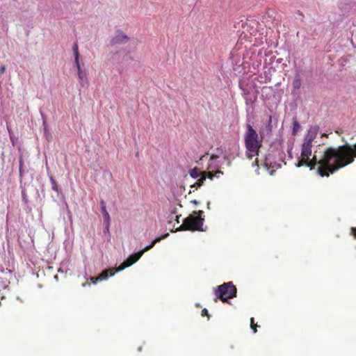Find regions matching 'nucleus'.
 Instances as JSON below:
<instances>
[{"label":"nucleus","instance_id":"obj_4","mask_svg":"<svg viewBox=\"0 0 356 356\" xmlns=\"http://www.w3.org/2000/svg\"><path fill=\"white\" fill-rule=\"evenodd\" d=\"M194 215H190L184 218L182 225L177 229V231H203L202 226L204 218L201 217L203 211L200 210L194 211Z\"/></svg>","mask_w":356,"mask_h":356},{"label":"nucleus","instance_id":"obj_21","mask_svg":"<svg viewBox=\"0 0 356 356\" xmlns=\"http://www.w3.org/2000/svg\"><path fill=\"white\" fill-rule=\"evenodd\" d=\"M258 325L257 324H255L254 323V318H250V327L254 331V333H256L257 332V329L256 327H257Z\"/></svg>","mask_w":356,"mask_h":356},{"label":"nucleus","instance_id":"obj_8","mask_svg":"<svg viewBox=\"0 0 356 356\" xmlns=\"http://www.w3.org/2000/svg\"><path fill=\"white\" fill-rule=\"evenodd\" d=\"M242 90V95L245 101V104L249 108L246 109L247 112H249V109L254 108V104L257 99L258 91H253L252 90L245 88L241 86Z\"/></svg>","mask_w":356,"mask_h":356},{"label":"nucleus","instance_id":"obj_24","mask_svg":"<svg viewBox=\"0 0 356 356\" xmlns=\"http://www.w3.org/2000/svg\"><path fill=\"white\" fill-rule=\"evenodd\" d=\"M215 177L219 178L220 175H223V172L220 170H217L214 172Z\"/></svg>","mask_w":356,"mask_h":356},{"label":"nucleus","instance_id":"obj_16","mask_svg":"<svg viewBox=\"0 0 356 356\" xmlns=\"http://www.w3.org/2000/svg\"><path fill=\"white\" fill-rule=\"evenodd\" d=\"M300 123L298 122V121L297 120L296 118H293V131H292V134L293 136L296 135L297 132L300 130Z\"/></svg>","mask_w":356,"mask_h":356},{"label":"nucleus","instance_id":"obj_9","mask_svg":"<svg viewBox=\"0 0 356 356\" xmlns=\"http://www.w3.org/2000/svg\"><path fill=\"white\" fill-rule=\"evenodd\" d=\"M129 41V38L124 34L122 31L117 30L115 35L112 38L110 42L111 46L125 44Z\"/></svg>","mask_w":356,"mask_h":356},{"label":"nucleus","instance_id":"obj_14","mask_svg":"<svg viewBox=\"0 0 356 356\" xmlns=\"http://www.w3.org/2000/svg\"><path fill=\"white\" fill-rule=\"evenodd\" d=\"M338 7L341 10V13H346L349 10L350 5L346 0H345L339 2Z\"/></svg>","mask_w":356,"mask_h":356},{"label":"nucleus","instance_id":"obj_2","mask_svg":"<svg viewBox=\"0 0 356 356\" xmlns=\"http://www.w3.org/2000/svg\"><path fill=\"white\" fill-rule=\"evenodd\" d=\"M273 129L272 117H268L267 124L260 129L259 134L250 124H246V131L244 134L246 156L252 159L255 155L259 156V149L262 145V139L268 136Z\"/></svg>","mask_w":356,"mask_h":356},{"label":"nucleus","instance_id":"obj_11","mask_svg":"<svg viewBox=\"0 0 356 356\" xmlns=\"http://www.w3.org/2000/svg\"><path fill=\"white\" fill-rule=\"evenodd\" d=\"M100 207H101V211L102 213L104 219L106 222H107V230H108L109 229V226H110L111 218H110L109 213H108V211L106 210V203L103 200H102L100 201Z\"/></svg>","mask_w":356,"mask_h":356},{"label":"nucleus","instance_id":"obj_36","mask_svg":"<svg viewBox=\"0 0 356 356\" xmlns=\"http://www.w3.org/2000/svg\"><path fill=\"white\" fill-rule=\"evenodd\" d=\"M207 208H208V209H210V202H207Z\"/></svg>","mask_w":356,"mask_h":356},{"label":"nucleus","instance_id":"obj_41","mask_svg":"<svg viewBox=\"0 0 356 356\" xmlns=\"http://www.w3.org/2000/svg\"><path fill=\"white\" fill-rule=\"evenodd\" d=\"M14 1H17V0H13Z\"/></svg>","mask_w":356,"mask_h":356},{"label":"nucleus","instance_id":"obj_12","mask_svg":"<svg viewBox=\"0 0 356 356\" xmlns=\"http://www.w3.org/2000/svg\"><path fill=\"white\" fill-rule=\"evenodd\" d=\"M78 77L79 79L80 85L82 87H86L88 85V79L86 77V72L85 70H83L82 69H79L78 70Z\"/></svg>","mask_w":356,"mask_h":356},{"label":"nucleus","instance_id":"obj_13","mask_svg":"<svg viewBox=\"0 0 356 356\" xmlns=\"http://www.w3.org/2000/svg\"><path fill=\"white\" fill-rule=\"evenodd\" d=\"M206 179H207L206 172H202L200 178L199 179H197V181L195 183L193 184L191 186V187L196 188L201 187L204 184V182L206 180Z\"/></svg>","mask_w":356,"mask_h":356},{"label":"nucleus","instance_id":"obj_35","mask_svg":"<svg viewBox=\"0 0 356 356\" xmlns=\"http://www.w3.org/2000/svg\"><path fill=\"white\" fill-rule=\"evenodd\" d=\"M43 125L44 127V131L46 132L47 128H46V122H45V121L43 122Z\"/></svg>","mask_w":356,"mask_h":356},{"label":"nucleus","instance_id":"obj_30","mask_svg":"<svg viewBox=\"0 0 356 356\" xmlns=\"http://www.w3.org/2000/svg\"><path fill=\"white\" fill-rule=\"evenodd\" d=\"M217 158H218V156H216V155H212V156H211L210 160H211V161H213V160L216 159Z\"/></svg>","mask_w":356,"mask_h":356},{"label":"nucleus","instance_id":"obj_20","mask_svg":"<svg viewBox=\"0 0 356 356\" xmlns=\"http://www.w3.org/2000/svg\"><path fill=\"white\" fill-rule=\"evenodd\" d=\"M22 197L23 202L25 204H27L29 202L28 195H27V193H26V191L24 189H22Z\"/></svg>","mask_w":356,"mask_h":356},{"label":"nucleus","instance_id":"obj_34","mask_svg":"<svg viewBox=\"0 0 356 356\" xmlns=\"http://www.w3.org/2000/svg\"><path fill=\"white\" fill-rule=\"evenodd\" d=\"M5 69H6V68H5V67H4V66H2V67H1V72H2V73H3V72L5 71Z\"/></svg>","mask_w":356,"mask_h":356},{"label":"nucleus","instance_id":"obj_40","mask_svg":"<svg viewBox=\"0 0 356 356\" xmlns=\"http://www.w3.org/2000/svg\"><path fill=\"white\" fill-rule=\"evenodd\" d=\"M54 277L56 278V280H58V276L57 275H56Z\"/></svg>","mask_w":356,"mask_h":356},{"label":"nucleus","instance_id":"obj_27","mask_svg":"<svg viewBox=\"0 0 356 356\" xmlns=\"http://www.w3.org/2000/svg\"><path fill=\"white\" fill-rule=\"evenodd\" d=\"M97 277H90V280L93 284H96L99 280H96Z\"/></svg>","mask_w":356,"mask_h":356},{"label":"nucleus","instance_id":"obj_39","mask_svg":"<svg viewBox=\"0 0 356 356\" xmlns=\"http://www.w3.org/2000/svg\"><path fill=\"white\" fill-rule=\"evenodd\" d=\"M86 286V283H84V284H82V286H83V287H85Z\"/></svg>","mask_w":356,"mask_h":356},{"label":"nucleus","instance_id":"obj_1","mask_svg":"<svg viewBox=\"0 0 356 356\" xmlns=\"http://www.w3.org/2000/svg\"><path fill=\"white\" fill-rule=\"evenodd\" d=\"M314 161L318 159L320 166L316 172L321 177H329L339 169L353 163L356 157V144L340 145L337 147H329L327 149L316 152Z\"/></svg>","mask_w":356,"mask_h":356},{"label":"nucleus","instance_id":"obj_38","mask_svg":"<svg viewBox=\"0 0 356 356\" xmlns=\"http://www.w3.org/2000/svg\"><path fill=\"white\" fill-rule=\"evenodd\" d=\"M176 218H177V222L179 223V216H177Z\"/></svg>","mask_w":356,"mask_h":356},{"label":"nucleus","instance_id":"obj_33","mask_svg":"<svg viewBox=\"0 0 356 356\" xmlns=\"http://www.w3.org/2000/svg\"><path fill=\"white\" fill-rule=\"evenodd\" d=\"M291 149H292V147H291L289 149H288V153L289 154V156L291 158L292 156H291Z\"/></svg>","mask_w":356,"mask_h":356},{"label":"nucleus","instance_id":"obj_3","mask_svg":"<svg viewBox=\"0 0 356 356\" xmlns=\"http://www.w3.org/2000/svg\"><path fill=\"white\" fill-rule=\"evenodd\" d=\"M319 131L318 126H312L307 131L306 136L304 138L303 143L301 148V154L300 159H298V162L296 164V167L300 168L303 165H306L309 167L310 170H313L315 168L316 165L320 166V163L315 162L314 158L316 155V152L318 150H321V148L323 150L327 149L328 147H324L321 145H318V148L314 151V156L312 159H310L312 153V142L316 138L317 134ZM318 159H316V161Z\"/></svg>","mask_w":356,"mask_h":356},{"label":"nucleus","instance_id":"obj_19","mask_svg":"<svg viewBox=\"0 0 356 356\" xmlns=\"http://www.w3.org/2000/svg\"><path fill=\"white\" fill-rule=\"evenodd\" d=\"M74 58L77 59L79 57V47L77 42H75L72 47Z\"/></svg>","mask_w":356,"mask_h":356},{"label":"nucleus","instance_id":"obj_7","mask_svg":"<svg viewBox=\"0 0 356 356\" xmlns=\"http://www.w3.org/2000/svg\"><path fill=\"white\" fill-rule=\"evenodd\" d=\"M277 154L279 156V161H283L282 158L284 156V153L282 151H269L261 160V165H264L266 170L269 172L270 175H273L275 170L270 168H280L281 167L280 163H277Z\"/></svg>","mask_w":356,"mask_h":356},{"label":"nucleus","instance_id":"obj_5","mask_svg":"<svg viewBox=\"0 0 356 356\" xmlns=\"http://www.w3.org/2000/svg\"><path fill=\"white\" fill-rule=\"evenodd\" d=\"M169 236L168 233H166L159 237H156L155 239H154L152 243L145 247L143 250L138 251V252L131 254L126 260H124L116 269V272L121 271L124 270V268L131 266L132 264L136 263L139 259L142 257V255L147 251L152 249L154 245L161 241L162 239H164L167 238Z\"/></svg>","mask_w":356,"mask_h":356},{"label":"nucleus","instance_id":"obj_10","mask_svg":"<svg viewBox=\"0 0 356 356\" xmlns=\"http://www.w3.org/2000/svg\"><path fill=\"white\" fill-rule=\"evenodd\" d=\"M115 273V270H113V269L111 268L104 270L98 276H97L95 280L100 281L107 280L109 277L113 276Z\"/></svg>","mask_w":356,"mask_h":356},{"label":"nucleus","instance_id":"obj_25","mask_svg":"<svg viewBox=\"0 0 356 356\" xmlns=\"http://www.w3.org/2000/svg\"><path fill=\"white\" fill-rule=\"evenodd\" d=\"M202 316H207L209 318L208 310L207 309H204L202 310Z\"/></svg>","mask_w":356,"mask_h":356},{"label":"nucleus","instance_id":"obj_15","mask_svg":"<svg viewBox=\"0 0 356 356\" xmlns=\"http://www.w3.org/2000/svg\"><path fill=\"white\" fill-rule=\"evenodd\" d=\"M293 88L296 90L299 89L301 86V78L299 74H296L292 83Z\"/></svg>","mask_w":356,"mask_h":356},{"label":"nucleus","instance_id":"obj_31","mask_svg":"<svg viewBox=\"0 0 356 356\" xmlns=\"http://www.w3.org/2000/svg\"><path fill=\"white\" fill-rule=\"evenodd\" d=\"M253 165L257 167L259 166V161L257 159L255 160L254 163H253Z\"/></svg>","mask_w":356,"mask_h":356},{"label":"nucleus","instance_id":"obj_29","mask_svg":"<svg viewBox=\"0 0 356 356\" xmlns=\"http://www.w3.org/2000/svg\"><path fill=\"white\" fill-rule=\"evenodd\" d=\"M352 234L356 238V228L351 229Z\"/></svg>","mask_w":356,"mask_h":356},{"label":"nucleus","instance_id":"obj_6","mask_svg":"<svg viewBox=\"0 0 356 356\" xmlns=\"http://www.w3.org/2000/svg\"><path fill=\"white\" fill-rule=\"evenodd\" d=\"M237 289L232 282H228L219 285L216 290L215 295L217 299H220L223 302H227L228 299L236 297Z\"/></svg>","mask_w":356,"mask_h":356},{"label":"nucleus","instance_id":"obj_18","mask_svg":"<svg viewBox=\"0 0 356 356\" xmlns=\"http://www.w3.org/2000/svg\"><path fill=\"white\" fill-rule=\"evenodd\" d=\"M49 179H50V181H51V188L52 189L56 191V192H58V186L56 184V180L54 179V177L52 176H51L49 177Z\"/></svg>","mask_w":356,"mask_h":356},{"label":"nucleus","instance_id":"obj_32","mask_svg":"<svg viewBox=\"0 0 356 356\" xmlns=\"http://www.w3.org/2000/svg\"><path fill=\"white\" fill-rule=\"evenodd\" d=\"M191 203L197 205V204H199V202L197 201L196 200H193L191 201Z\"/></svg>","mask_w":356,"mask_h":356},{"label":"nucleus","instance_id":"obj_23","mask_svg":"<svg viewBox=\"0 0 356 356\" xmlns=\"http://www.w3.org/2000/svg\"><path fill=\"white\" fill-rule=\"evenodd\" d=\"M74 63L77 68V70H79V69H81L80 63H79V57H78L77 59L74 58Z\"/></svg>","mask_w":356,"mask_h":356},{"label":"nucleus","instance_id":"obj_26","mask_svg":"<svg viewBox=\"0 0 356 356\" xmlns=\"http://www.w3.org/2000/svg\"><path fill=\"white\" fill-rule=\"evenodd\" d=\"M22 165H23V162H22V159H21L19 160V175L20 176H22Z\"/></svg>","mask_w":356,"mask_h":356},{"label":"nucleus","instance_id":"obj_28","mask_svg":"<svg viewBox=\"0 0 356 356\" xmlns=\"http://www.w3.org/2000/svg\"><path fill=\"white\" fill-rule=\"evenodd\" d=\"M224 159H225V160L229 161L228 165H230L231 156H224Z\"/></svg>","mask_w":356,"mask_h":356},{"label":"nucleus","instance_id":"obj_17","mask_svg":"<svg viewBox=\"0 0 356 356\" xmlns=\"http://www.w3.org/2000/svg\"><path fill=\"white\" fill-rule=\"evenodd\" d=\"M190 176L193 179H197L199 176L201 177V173L200 174L197 172V170L196 168L191 169L189 172Z\"/></svg>","mask_w":356,"mask_h":356},{"label":"nucleus","instance_id":"obj_37","mask_svg":"<svg viewBox=\"0 0 356 356\" xmlns=\"http://www.w3.org/2000/svg\"><path fill=\"white\" fill-rule=\"evenodd\" d=\"M105 229H106V232H108V229L107 230V223L106 224Z\"/></svg>","mask_w":356,"mask_h":356},{"label":"nucleus","instance_id":"obj_22","mask_svg":"<svg viewBox=\"0 0 356 356\" xmlns=\"http://www.w3.org/2000/svg\"><path fill=\"white\" fill-rule=\"evenodd\" d=\"M206 176L211 180H213V177H215L214 172H206Z\"/></svg>","mask_w":356,"mask_h":356}]
</instances>
